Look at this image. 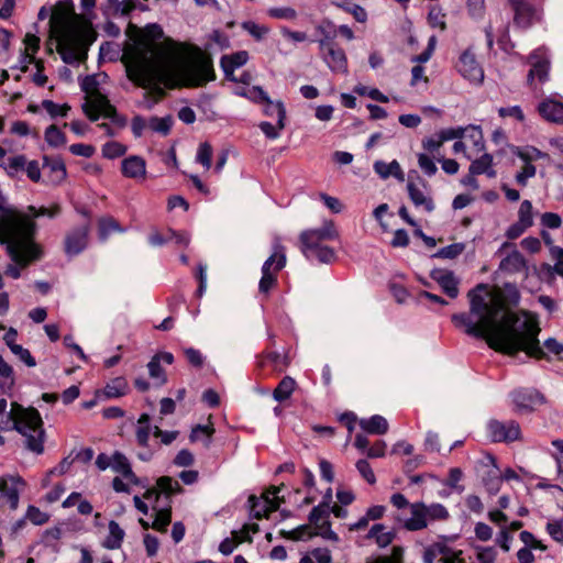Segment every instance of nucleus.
I'll return each mask as SVG.
<instances>
[{"instance_id": "obj_1", "label": "nucleus", "mask_w": 563, "mask_h": 563, "mask_svg": "<svg viewBox=\"0 0 563 563\" xmlns=\"http://www.w3.org/2000/svg\"><path fill=\"white\" fill-rule=\"evenodd\" d=\"M145 37L125 52L123 60L128 78L146 90V108L151 109L165 95V88L200 87L214 80L212 60L194 45L163 37L157 24L147 25Z\"/></svg>"}, {"instance_id": "obj_2", "label": "nucleus", "mask_w": 563, "mask_h": 563, "mask_svg": "<svg viewBox=\"0 0 563 563\" xmlns=\"http://www.w3.org/2000/svg\"><path fill=\"white\" fill-rule=\"evenodd\" d=\"M484 290L486 286L479 284L468 291L470 313L452 316L456 328L470 336L484 339L492 349L507 354L523 351L529 356L542 358L563 353V343L554 338L547 339L541 347L537 321L528 314L510 311L497 295H482Z\"/></svg>"}, {"instance_id": "obj_3", "label": "nucleus", "mask_w": 563, "mask_h": 563, "mask_svg": "<svg viewBox=\"0 0 563 563\" xmlns=\"http://www.w3.org/2000/svg\"><path fill=\"white\" fill-rule=\"evenodd\" d=\"M51 36L57 41V52L66 64H77L87 57L95 40L91 21L75 12L73 0L58 1L49 19Z\"/></svg>"}, {"instance_id": "obj_4", "label": "nucleus", "mask_w": 563, "mask_h": 563, "mask_svg": "<svg viewBox=\"0 0 563 563\" xmlns=\"http://www.w3.org/2000/svg\"><path fill=\"white\" fill-rule=\"evenodd\" d=\"M0 430H16L25 439L26 448L41 454L44 451L43 421L40 412L34 408H24L16 402L11 404V409L0 415Z\"/></svg>"}, {"instance_id": "obj_5", "label": "nucleus", "mask_w": 563, "mask_h": 563, "mask_svg": "<svg viewBox=\"0 0 563 563\" xmlns=\"http://www.w3.org/2000/svg\"><path fill=\"white\" fill-rule=\"evenodd\" d=\"M339 238V232L333 221H324L319 229H310L301 232L300 250L309 261H318L329 264L335 260L333 249L324 245V242L333 241Z\"/></svg>"}, {"instance_id": "obj_6", "label": "nucleus", "mask_w": 563, "mask_h": 563, "mask_svg": "<svg viewBox=\"0 0 563 563\" xmlns=\"http://www.w3.org/2000/svg\"><path fill=\"white\" fill-rule=\"evenodd\" d=\"M88 80L84 84L87 92L86 101L82 104L85 114L91 120L97 121L100 117L109 118L114 124L122 128L125 125V118L117 113L115 108L110 103L107 96L102 95L98 89L88 90Z\"/></svg>"}, {"instance_id": "obj_7", "label": "nucleus", "mask_w": 563, "mask_h": 563, "mask_svg": "<svg viewBox=\"0 0 563 563\" xmlns=\"http://www.w3.org/2000/svg\"><path fill=\"white\" fill-rule=\"evenodd\" d=\"M158 486L165 493L164 499L166 503L162 506L153 505L154 519L151 522V528L159 532H166L172 521L170 496L180 490V485L176 479L164 476L158 478Z\"/></svg>"}, {"instance_id": "obj_8", "label": "nucleus", "mask_w": 563, "mask_h": 563, "mask_svg": "<svg viewBox=\"0 0 563 563\" xmlns=\"http://www.w3.org/2000/svg\"><path fill=\"white\" fill-rule=\"evenodd\" d=\"M286 265V254L284 247L276 243L273 254L264 262L262 266V278L258 283V289L262 294H267L277 283V273Z\"/></svg>"}, {"instance_id": "obj_9", "label": "nucleus", "mask_w": 563, "mask_h": 563, "mask_svg": "<svg viewBox=\"0 0 563 563\" xmlns=\"http://www.w3.org/2000/svg\"><path fill=\"white\" fill-rule=\"evenodd\" d=\"M455 69L472 85H481L484 80V69L478 63L473 47H468L460 54Z\"/></svg>"}, {"instance_id": "obj_10", "label": "nucleus", "mask_w": 563, "mask_h": 563, "mask_svg": "<svg viewBox=\"0 0 563 563\" xmlns=\"http://www.w3.org/2000/svg\"><path fill=\"white\" fill-rule=\"evenodd\" d=\"M487 434L493 442H512L520 438L521 431L518 422L490 420L487 423Z\"/></svg>"}, {"instance_id": "obj_11", "label": "nucleus", "mask_w": 563, "mask_h": 563, "mask_svg": "<svg viewBox=\"0 0 563 563\" xmlns=\"http://www.w3.org/2000/svg\"><path fill=\"white\" fill-rule=\"evenodd\" d=\"M514 12V24L518 29L527 30L539 19L538 10L529 0H508Z\"/></svg>"}, {"instance_id": "obj_12", "label": "nucleus", "mask_w": 563, "mask_h": 563, "mask_svg": "<svg viewBox=\"0 0 563 563\" xmlns=\"http://www.w3.org/2000/svg\"><path fill=\"white\" fill-rule=\"evenodd\" d=\"M511 401L519 413L530 412L544 402V397L532 388H520L511 393Z\"/></svg>"}, {"instance_id": "obj_13", "label": "nucleus", "mask_w": 563, "mask_h": 563, "mask_svg": "<svg viewBox=\"0 0 563 563\" xmlns=\"http://www.w3.org/2000/svg\"><path fill=\"white\" fill-rule=\"evenodd\" d=\"M319 46L322 53L323 60L335 73H347V59L344 51L333 43L321 40Z\"/></svg>"}, {"instance_id": "obj_14", "label": "nucleus", "mask_w": 563, "mask_h": 563, "mask_svg": "<svg viewBox=\"0 0 563 563\" xmlns=\"http://www.w3.org/2000/svg\"><path fill=\"white\" fill-rule=\"evenodd\" d=\"M529 62L531 68L528 74V81L532 84L534 78H538V80L541 84L547 81L549 78L550 70V62L547 51L543 48L536 49L534 52L531 53Z\"/></svg>"}, {"instance_id": "obj_15", "label": "nucleus", "mask_w": 563, "mask_h": 563, "mask_svg": "<svg viewBox=\"0 0 563 563\" xmlns=\"http://www.w3.org/2000/svg\"><path fill=\"white\" fill-rule=\"evenodd\" d=\"M430 277L441 287L442 291L450 298L455 299L459 294L460 278L452 271L434 268L430 272Z\"/></svg>"}, {"instance_id": "obj_16", "label": "nucleus", "mask_w": 563, "mask_h": 563, "mask_svg": "<svg viewBox=\"0 0 563 563\" xmlns=\"http://www.w3.org/2000/svg\"><path fill=\"white\" fill-rule=\"evenodd\" d=\"M89 225L84 224L71 230L65 239V251L68 255H77L88 244Z\"/></svg>"}, {"instance_id": "obj_17", "label": "nucleus", "mask_w": 563, "mask_h": 563, "mask_svg": "<svg viewBox=\"0 0 563 563\" xmlns=\"http://www.w3.org/2000/svg\"><path fill=\"white\" fill-rule=\"evenodd\" d=\"M121 172L126 178L144 179L146 176V162L141 156L131 155L121 162Z\"/></svg>"}, {"instance_id": "obj_18", "label": "nucleus", "mask_w": 563, "mask_h": 563, "mask_svg": "<svg viewBox=\"0 0 563 563\" xmlns=\"http://www.w3.org/2000/svg\"><path fill=\"white\" fill-rule=\"evenodd\" d=\"M410 517L408 518H399V521L402 522V526L409 531H418L428 527L426 512H424V503H413L410 504Z\"/></svg>"}, {"instance_id": "obj_19", "label": "nucleus", "mask_w": 563, "mask_h": 563, "mask_svg": "<svg viewBox=\"0 0 563 563\" xmlns=\"http://www.w3.org/2000/svg\"><path fill=\"white\" fill-rule=\"evenodd\" d=\"M538 110L547 121L563 124V102L549 98L540 102Z\"/></svg>"}, {"instance_id": "obj_20", "label": "nucleus", "mask_w": 563, "mask_h": 563, "mask_svg": "<svg viewBox=\"0 0 563 563\" xmlns=\"http://www.w3.org/2000/svg\"><path fill=\"white\" fill-rule=\"evenodd\" d=\"M407 189L410 200L412 201L416 208H420L427 212H431L434 210V203L432 201V198L424 189L419 188L411 181L408 183Z\"/></svg>"}, {"instance_id": "obj_21", "label": "nucleus", "mask_w": 563, "mask_h": 563, "mask_svg": "<svg viewBox=\"0 0 563 563\" xmlns=\"http://www.w3.org/2000/svg\"><path fill=\"white\" fill-rule=\"evenodd\" d=\"M111 468L123 476L124 479L133 485L140 483L137 476L133 473L129 460L121 452H114L112 455Z\"/></svg>"}, {"instance_id": "obj_22", "label": "nucleus", "mask_w": 563, "mask_h": 563, "mask_svg": "<svg viewBox=\"0 0 563 563\" xmlns=\"http://www.w3.org/2000/svg\"><path fill=\"white\" fill-rule=\"evenodd\" d=\"M124 537L125 531L117 521L111 520L108 525V534L101 542V545L108 550H118L121 548Z\"/></svg>"}, {"instance_id": "obj_23", "label": "nucleus", "mask_w": 563, "mask_h": 563, "mask_svg": "<svg viewBox=\"0 0 563 563\" xmlns=\"http://www.w3.org/2000/svg\"><path fill=\"white\" fill-rule=\"evenodd\" d=\"M154 426L151 424V417L148 413H142L136 422L135 439L137 444L147 449L150 443V435L153 434Z\"/></svg>"}, {"instance_id": "obj_24", "label": "nucleus", "mask_w": 563, "mask_h": 563, "mask_svg": "<svg viewBox=\"0 0 563 563\" xmlns=\"http://www.w3.org/2000/svg\"><path fill=\"white\" fill-rule=\"evenodd\" d=\"M249 60L246 51H240L231 55H224L221 58V67L227 77L233 75L236 68L242 67Z\"/></svg>"}, {"instance_id": "obj_25", "label": "nucleus", "mask_w": 563, "mask_h": 563, "mask_svg": "<svg viewBox=\"0 0 563 563\" xmlns=\"http://www.w3.org/2000/svg\"><path fill=\"white\" fill-rule=\"evenodd\" d=\"M470 172L476 175H486L488 178H495L497 173L493 166V156L484 153L481 157L472 161Z\"/></svg>"}, {"instance_id": "obj_26", "label": "nucleus", "mask_w": 563, "mask_h": 563, "mask_svg": "<svg viewBox=\"0 0 563 563\" xmlns=\"http://www.w3.org/2000/svg\"><path fill=\"white\" fill-rule=\"evenodd\" d=\"M358 426L366 434H380L387 428L386 419L383 416H372L368 419H361Z\"/></svg>"}, {"instance_id": "obj_27", "label": "nucleus", "mask_w": 563, "mask_h": 563, "mask_svg": "<svg viewBox=\"0 0 563 563\" xmlns=\"http://www.w3.org/2000/svg\"><path fill=\"white\" fill-rule=\"evenodd\" d=\"M500 268L509 273H518L526 268V260L519 251H512L500 263Z\"/></svg>"}, {"instance_id": "obj_28", "label": "nucleus", "mask_w": 563, "mask_h": 563, "mask_svg": "<svg viewBox=\"0 0 563 563\" xmlns=\"http://www.w3.org/2000/svg\"><path fill=\"white\" fill-rule=\"evenodd\" d=\"M129 385L124 377H115L103 388V395L107 398H119L128 393Z\"/></svg>"}, {"instance_id": "obj_29", "label": "nucleus", "mask_w": 563, "mask_h": 563, "mask_svg": "<svg viewBox=\"0 0 563 563\" xmlns=\"http://www.w3.org/2000/svg\"><path fill=\"white\" fill-rule=\"evenodd\" d=\"M264 113L267 117L276 118L279 123V128H285L286 109L282 101H273L269 99L264 103Z\"/></svg>"}, {"instance_id": "obj_30", "label": "nucleus", "mask_w": 563, "mask_h": 563, "mask_svg": "<svg viewBox=\"0 0 563 563\" xmlns=\"http://www.w3.org/2000/svg\"><path fill=\"white\" fill-rule=\"evenodd\" d=\"M295 387H296V382L294 378H291L290 376H285L280 382L279 384L277 385V387L274 389L273 391V398L276 400V401H284L286 399H288L291 394L294 393L295 390Z\"/></svg>"}, {"instance_id": "obj_31", "label": "nucleus", "mask_w": 563, "mask_h": 563, "mask_svg": "<svg viewBox=\"0 0 563 563\" xmlns=\"http://www.w3.org/2000/svg\"><path fill=\"white\" fill-rule=\"evenodd\" d=\"M330 512V507L328 504H320L311 510L309 515V521L317 529L322 528L324 525L329 523L328 517Z\"/></svg>"}, {"instance_id": "obj_32", "label": "nucleus", "mask_w": 563, "mask_h": 563, "mask_svg": "<svg viewBox=\"0 0 563 563\" xmlns=\"http://www.w3.org/2000/svg\"><path fill=\"white\" fill-rule=\"evenodd\" d=\"M516 154L525 164H532V162L543 158L549 159V155L547 153L541 152L540 150L533 146L518 148Z\"/></svg>"}, {"instance_id": "obj_33", "label": "nucleus", "mask_w": 563, "mask_h": 563, "mask_svg": "<svg viewBox=\"0 0 563 563\" xmlns=\"http://www.w3.org/2000/svg\"><path fill=\"white\" fill-rule=\"evenodd\" d=\"M424 512L428 523L430 521L446 520L450 516L448 509L442 504L438 503H433L429 506L424 504Z\"/></svg>"}, {"instance_id": "obj_34", "label": "nucleus", "mask_w": 563, "mask_h": 563, "mask_svg": "<svg viewBox=\"0 0 563 563\" xmlns=\"http://www.w3.org/2000/svg\"><path fill=\"white\" fill-rule=\"evenodd\" d=\"M213 432H214V429L211 424L210 426L198 424L192 428L189 438H190L191 442H197L205 438V446L208 448L210 445L211 437H212Z\"/></svg>"}, {"instance_id": "obj_35", "label": "nucleus", "mask_w": 563, "mask_h": 563, "mask_svg": "<svg viewBox=\"0 0 563 563\" xmlns=\"http://www.w3.org/2000/svg\"><path fill=\"white\" fill-rule=\"evenodd\" d=\"M367 540H374L379 548L387 547V531L383 523L372 526L366 534Z\"/></svg>"}, {"instance_id": "obj_36", "label": "nucleus", "mask_w": 563, "mask_h": 563, "mask_svg": "<svg viewBox=\"0 0 563 563\" xmlns=\"http://www.w3.org/2000/svg\"><path fill=\"white\" fill-rule=\"evenodd\" d=\"M112 232H124L120 224L111 217L99 220V235L106 240Z\"/></svg>"}, {"instance_id": "obj_37", "label": "nucleus", "mask_w": 563, "mask_h": 563, "mask_svg": "<svg viewBox=\"0 0 563 563\" xmlns=\"http://www.w3.org/2000/svg\"><path fill=\"white\" fill-rule=\"evenodd\" d=\"M267 15L273 19L294 21L298 14L291 7H273L267 10Z\"/></svg>"}, {"instance_id": "obj_38", "label": "nucleus", "mask_w": 563, "mask_h": 563, "mask_svg": "<svg viewBox=\"0 0 563 563\" xmlns=\"http://www.w3.org/2000/svg\"><path fill=\"white\" fill-rule=\"evenodd\" d=\"M0 494L8 500L12 509L18 507L19 492L15 487H9L5 478H0Z\"/></svg>"}, {"instance_id": "obj_39", "label": "nucleus", "mask_w": 563, "mask_h": 563, "mask_svg": "<svg viewBox=\"0 0 563 563\" xmlns=\"http://www.w3.org/2000/svg\"><path fill=\"white\" fill-rule=\"evenodd\" d=\"M128 151V147L119 142L111 141L107 142L102 146V155L106 158L113 159L123 156Z\"/></svg>"}, {"instance_id": "obj_40", "label": "nucleus", "mask_w": 563, "mask_h": 563, "mask_svg": "<svg viewBox=\"0 0 563 563\" xmlns=\"http://www.w3.org/2000/svg\"><path fill=\"white\" fill-rule=\"evenodd\" d=\"M173 124V120L170 117L157 118L153 117L148 120V128L154 132L166 135L169 133Z\"/></svg>"}, {"instance_id": "obj_41", "label": "nucleus", "mask_w": 563, "mask_h": 563, "mask_svg": "<svg viewBox=\"0 0 563 563\" xmlns=\"http://www.w3.org/2000/svg\"><path fill=\"white\" fill-rule=\"evenodd\" d=\"M213 150L210 143L203 142L199 145L196 162L201 164L206 169L211 167V158H212Z\"/></svg>"}, {"instance_id": "obj_42", "label": "nucleus", "mask_w": 563, "mask_h": 563, "mask_svg": "<svg viewBox=\"0 0 563 563\" xmlns=\"http://www.w3.org/2000/svg\"><path fill=\"white\" fill-rule=\"evenodd\" d=\"M518 222L527 225H533V207L530 200H523L518 210Z\"/></svg>"}, {"instance_id": "obj_43", "label": "nucleus", "mask_w": 563, "mask_h": 563, "mask_svg": "<svg viewBox=\"0 0 563 563\" xmlns=\"http://www.w3.org/2000/svg\"><path fill=\"white\" fill-rule=\"evenodd\" d=\"M45 141L48 145L57 147L66 143V137L56 125H49L45 131Z\"/></svg>"}, {"instance_id": "obj_44", "label": "nucleus", "mask_w": 563, "mask_h": 563, "mask_svg": "<svg viewBox=\"0 0 563 563\" xmlns=\"http://www.w3.org/2000/svg\"><path fill=\"white\" fill-rule=\"evenodd\" d=\"M42 108L52 117H66L70 107L67 103L57 104L52 100H43Z\"/></svg>"}, {"instance_id": "obj_45", "label": "nucleus", "mask_w": 563, "mask_h": 563, "mask_svg": "<svg viewBox=\"0 0 563 563\" xmlns=\"http://www.w3.org/2000/svg\"><path fill=\"white\" fill-rule=\"evenodd\" d=\"M428 22L432 27H439L441 31L445 30V14L440 7L434 5L429 10Z\"/></svg>"}, {"instance_id": "obj_46", "label": "nucleus", "mask_w": 563, "mask_h": 563, "mask_svg": "<svg viewBox=\"0 0 563 563\" xmlns=\"http://www.w3.org/2000/svg\"><path fill=\"white\" fill-rule=\"evenodd\" d=\"M249 504L254 517L258 519L267 516L268 512L273 511L268 508V505H266L263 499L257 498L254 495L249 497Z\"/></svg>"}, {"instance_id": "obj_47", "label": "nucleus", "mask_w": 563, "mask_h": 563, "mask_svg": "<svg viewBox=\"0 0 563 563\" xmlns=\"http://www.w3.org/2000/svg\"><path fill=\"white\" fill-rule=\"evenodd\" d=\"M464 251L463 243H453L448 246L440 249L433 256L438 258L453 260L457 257Z\"/></svg>"}, {"instance_id": "obj_48", "label": "nucleus", "mask_w": 563, "mask_h": 563, "mask_svg": "<svg viewBox=\"0 0 563 563\" xmlns=\"http://www.w3.org/2000/svg\"><path fill=\"white\" fill-rule=\"evenodd\" d=\"M476 559L479 563H494L497 558V550L495 547L476 545Z\"/></svg>"}, {"instance_id": "obj_49", "label": "nucleus", "mask_w": 563, "mask_h": 563, "mask_svg": "<svg viewBox=\"0 0 563 563\" xmlns=\"http://www.w3.org/2000/svg\"><path fill=\"white\" fill-rule=\"evenodd\" d=\"M165 493L161 489L158 484L156 487H152L147 489L144 494V499L148 503L151 509L153 510V505H164L166 500L164 499Z\"/></svg>"}, {"instance_id": "obj_50", "label": "nucleus", "mask_w": 563, "mask_h": 563, "mask_svg": "<svg viewBox=\"0 0 563 563\" xmlns=\"http://www.w3.org/2000/svg\"><path fill=\"white\" fill-rule=\"evenodd\" d=\"M466 8L472 19L482 20L485 14V0H467Z\"/></svg>"}, {"instance_id": "obj_51", "label": "nucleus", "mask_w": 563, "mask_h": 563, "mask_svg": "<svg viewBox=\"0 0 563 563\" xmlns=\"http://www.w3.org/2000/svg\"><path fill=\"white\" fill-rule=\"evenodd\" d=\"M540 223L544 230H547V229L555 230V229L561 228L562 218L560 217V214H558L555 212H544L540 218Z\"/></svg>"}, {"instance_id": "obj_52", "label": "nucleus", "mask_w": 563, "mask_h": 563, "mask_svg": "<svg viewBox=\"0 0 563 563\" xmlns=\"http://www.w3.org/2000/svg\"><path fill=\"white\" fill-rule=\"evenodd\" d=\"M435 45H437V36L431 35L429 37L427 48L421 54L411 57V62L418 63V64L427 63L431 58V56L435 49Z\"/></svg>"}, {"instance_id": "obj_53", "label": "nucleus", "mask_w": 563, "mask_h": 563, "mask_svg": "<svg viewBox=\"0 0 563 563\" xmlns=\"http://www.w3.org/2000/svg\"><path fill=\"white\" fill-rule=\"evenodd\" d=\"M354 92L360 96H368L371 99L376 101L386 102L387 97H385L378 89L369 88L364 85H357L354 88Z\"/></svg>"}, {"instance_id": "obj_54", "label": "nucleus", "mask_w": 563, "mask_h": 563, "mask_svg": "<svg viewBox=\"0 0 563 563\" xmlns=\"http://www.w3.org/2000/svg\"><path fill=\"white\" fill-rule=\"evenodd\" d=\"M109 7L115 12L122 15L129 14L134 9V2L132 0H107Z\"/></svg>"}, {"instance_id": "obj_55", "label": "nucleus", "mask_w": 563, "mask_h": 563, "mask_svg": "<svg viewBox=\"0 0 563 563\" xmlns=\"http://www.w3.org/2000/svg\"><path fill=\"white\" fill-rule=\"evenodd\" d=\"M279 492H280V488L272 487L268 490H266L261 498L264 500V503L266 505H268V508L271 510H277V508L279 507V503H280L279 496H278Z\"/></svg>"}, {"instance_id": "obj_56", "label": "nucleus", "mask_w": 563, "mask_h": 563, "mask_svg": "<svg viewBox=\"0 0 563 563\" xmlns=\"http://www.w3.org/2000/svg\"><path fill=\"white\" fill-rule=\"evenodd\" d=\"M11 352L19 357L21 362H23L29 367L36 366L35 358L31 355L27 349H24L22 345L11 346Z\"/></svg>"}, {"instance_id": "obj_57", "label": "nucleus", "mask_w": 563, "mask_h": 563, "mask_svg": "<svg viewBox=\"0 0 563 563\" xmlns=\"http://www.w3.org/2000/svg\"><path fill=\"white\" fill-rule=\"evenodd\" d=\"M147 367L152 378L157 379L161 385L166 383L164 369L162 368L157 357H153L147 364Z\"/></svg>"}, {"instance_id": "obj_58", "label": "nucleus", "mask_w": 563, "mask_h": 563, "mask_svg": "<svg viewBox=\"0 0 563 563\" xmlns=\"http://www.w3.org/2000/svg\"><path fill=\"white\" fill-rule=\"evenodd\" d=\"M242 26L256 40H262L269 32L268 27L260 25L253 21L244 22Z\"/></svg>"}, {"instance_id": "obj_59", "label": "nucleus", "mask_w": 563, "mask_h": 563, "mask_svg": "<svg viewBox=\"0 0 563 563\" xmlns=\"http://www.w3.org/2000/svg\"><path fill=\"white\" fill-rule=\"evenodd\" d=\"M537 168L532 164H525L522 169L517 173L516 181L518 185L525 187L528 184V180L536 176Z\"/></svg>"}, {"instance_id": "obj_60", "label": "nucleus", "mask_w": 563, "mask_h": 563, "mask_svg": "<svg viewBox=\"0 0 563 563\" xmlns=\"http://www.w3.org/2000/svg\"><path fill=\"white\" fill-rule=\"evenodd\" d=\"M552 445L555 448V453L553 454V457L556 462V471L559 478L563 482V441L562 440H554L552 441Z\"/></svg>"}, {"instance_id": "obj_61", "label": "nucleus", "mask_w": 563, "mask_h": 563, "mask_svg": "<svg viewBox=\"0 0 563 563\" xmlns=\"http://www.w3.org/2000/svg\"><path fill=\"white\" fill-rule=\"evenodd\" d=\"M418 164H419V167L421 168V170L427 176H433L438 170L433 159L431 157H429L427 154L418 155Z\"/></svg>"}, {"instance_id": "obj_62", "label": "nucleus", "mask_w": 563, "mask_h": 563, "mask_svg": "<svg viewBox=\"0 0 563 563\" xmlns=\"http://www.w3.org/2000/svg\"><path fill=\"white\" fill-rule=\"evenodd\" d=\"M243 95L254 102L265 103L271 99L266 91H264V89L260 86H253L249 88L247 91Z\"/></svg>"}, {"instance_id": "obj_63", "label": "nucleus", "mask_w": 563, "mask_h": 563, "mask_svg": "<svg viewBox=\"0 0 563 563\" xmlns=\"http://www.w3.org/2000/svg\"><path fill=\"white\" fill-rule=\"evenodd\" d=\"M547 531L550 537L559 542L563 543V526L559 521H550L547 523Z\"/></svg>"}, {"instance_id": "obj_64", "label": "nucleus", "mask_w": 563, "mask_h": 563, "mask_svg": "<svg viewBox=\"0 0 563 563\" xmlns=\"http://www.w3.org/2000/svg\"><path fill=\"white\" fill-rule=\"evenodd\" d=\"M551 256L555 261L553 271L563 277V249L560 246L551 247Z\"/></svg>"}]
</instances>
